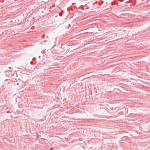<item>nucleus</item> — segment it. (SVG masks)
Masks as SVG:
<instances>
[{
	"label": "nucleus",
	"mask_w": 150,
	"mask_h": 150,
	"mask_svg": "<svg viewBox=\"0 0 150 150\" xmlns=\"http://www.w3.org/2000/svg\"><path fill=\"white\" fill-rule=\"evenodd\" d=\"M21 81H16L14 82V84L15 86H17L18 88H20L21 86Z\"/></svg>",
	"instance_id": "f257e3e1"
},
{
	"label": "nucleus",
	"mask_w": 150,
	"mask_h": 150,
	"mask_svg": "<svg viewBox=\"0 0 150 150\" xmlns=\"http://www.w3.org/2000/svg\"><path fill=\"white\" fill-rule=\"evenodd\" d=\"M59 15L60 16H61L62 15V14L61 13H60Z\"/></svg>",
	"instance_id": "f03ea898"
},
{
	"label": "nucleus",
	"mask_w": 150,
	"mask_h": 150,
	"mask_svg": "<svg viewBox=\"0 0 150 150\" xmlns=\"http://www.w3.org/2000/svg\"><path fill=\"white\" fill-rule=\"evenodd\" d=\"M120 2H122L124 0H118Z\"/></svg>",
	"instance_id": "7ed1b4c3"
},
{
	"label": "nucleus",
	"mask_w": 150,
	"mask_h": 150,
	"mask_svg": "<svg viewBox=\"0 0 150 150\" xmlns=\"http://www.w3.org/2000/svg\"><path fill=\"white\" fill-rule=\"evenodd\" d=\"M7 113H10L11 112L10 111H7Z\"/></svg>",
	"instance_id": "20e7f679"
},
{
	"label": "nucleus",
	"mask_w": 150,
	"mask_h": 150,
	"mask_svg": "<svg viewBox=\"0 0 150 150\" xmlns=\"http://www.w3.org/2000/svg\"><path fill=\"white\" fill-rule=\"evenodd\" d=\"M45 35L44 34L43 35L42 38H44L45 37Z\"/></svg>",
	"instance_id": "39448f33"
}]
</instances>
